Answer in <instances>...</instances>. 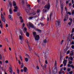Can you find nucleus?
<instances>
[{
    "mask_svg": "<svg viewBox=\"0 0 74 74\" xmlns=\"http://www.w3.org/2000/svg\"><path fill=\"white\" fill-rule=\"evenodd\" d=\"M53 68V67L52 69V73L53 74H56L58 72V68L56 67H55L54 69Z\"/></svg>",
    "mask_w": 74,
    "mask_h": 74,
    "instance_id": "obj_1",
    "label": "nucleus"
},
{
    "mask_svg": "<svg viewBox=\"0 0 74 74\" xmlns=\"http://www.w3.org/2000/svg\"><path fill=\"white\" fill-rule=\"evenodd\" d=\"M1 16L2 20L3 22H5V17L3 15V14H2V12H1Z\"/></svg>",
    "mask_w": 74,
    "mask_h": 74,
    "instance_id": "obj_2",
    "label": "nucleus"
},
{
    "mask_svg": "<svg viewBox=\"0 0 74 74\" xmlns=\"http://www.w3.org/2000/svg\"><path fill=\"white\" fill-rule=\"evenodd\" d=\"M45 9H47V10H49L50 8V5L49 3L47 5H46L44 7Z\"/></svg>",
    "mask_w": 74,
    "mask_h": 74,
    "instance_id": "obj_3",
    "label": "nucleus"
},
{
    "mask_svg": "<svg viewBox=\"0 0 74 74\" xmlns=\"http://www.w3.org/2000/svg\"><path fill=\"white\" fill-rule=\"evenodd\" d=\"M29 27H32L33 29H36V27L33 26V25L32 24V23L29 22Z\"/></svg>",
    "mask_w": 74,
    "mask_h": 74,
    "instance_id": "obj_4",
    "label": "nucleus"
},
{
    "mask_svg": "<svg viewBox=\"0 0 74 74\" xmlns=\"http://www.w3.org/2000/svg\"><path fill=\"white\" fill-rule=\"evenodd\" d=\"M9 65L10 66V67H9V69L10 73L12 74V71H13L12 70V67H11V64H10Z\"/></svg>",
    "mask_w": 74,
    "mask_h": 74,
    "instance_id": "obj_5",
    "label": "nucleus"
},
{
    "mask_svg": "<svg viewBox=\"0 0 74 74\" xmlns=\"http://www.w3.org/2000/svg\"><path fill=\"white\" fill-rule=\"evenodd\" d=\"M60 23V21H56V27H58L59 26Z\"/></svg>",
    "mask_w": 74,
    "mask_h": 74,
    "instance_id": "obj_6",
    "label": "nucleus"
},
{
    "mask_svg": "<svg viewBox=\"0 0 74 74\" xmlns=\"http://www.w3.org/2000/svg\"><path fill=\"white\" fill-rule=\"evenodd\" d=\"M36 41H38L39 40V39H40V36L39 35H37L35 37H34Z\"/></svg>",
    "mask_w": 74,
    "mask_h": 74,
    "instance_id": "obj_7",
    "label": "nucleus"
},
{
    "mask_svg": "<svg viewBox=\"0 0 74 74\" xmlns=\"http://www.w3.org/2000/svg\"><path fill=\"white\" fill-rule=\"evenodd\" d=\"M14 8H15V9H14L13 11L14 12H16L18 11V7L17 6H16L14 7Z\"/></svg>",
    "mask_w": 74,
    "mask_h": 74,
    "instance_id": "obj_8",
    "label": "nucleus"
},
{
    "mask_svg": "<svg viewBox=\"0 0 74 74\" xmlns=\"http://www.w3.org/2000/svg\"><path fill=\"white\" fill-rule=\"evenodd\" d=\"M67 60H64V61L63 62V64H64V66H66V63L67 62Z\"/></svg>",
    "mask_w": 74,
    "mask_h": 74,
    "instance_id": "obj_9",
    "label": "nucleus"
},
{
    "mask_svg": "<svg viewBox=\"0 0 74 74\" xmlns=\"http://www.w3.org/2000/svg\"><path fill=\"white\" fill-rule=\"evenodd\" d=\"M8 17L9 19L11 20V21H13V19H12V16L9 15L8 16Z\"/></svg>",
    "mask_w": 74,
    "mask_h": 74,
    "instance_id": "obj_10",
    "label": "nucleus"
},
{
    "mask_svg": "<svg viewBox=\"0 0 74 74\" xmlns=\"http://www.w3.org/2000/svg\"><path fill=\"white\" fill-rule=\"evenodd\" d=\"M45 54H48L49 53V50L48 49H46L45 50Z\"/></svg>",
    "mask_w": 74,
    "mask_h": 74,
    "instance_id": "obj_11",
    "label": "nucleus"
},
{
    "mask_svg": "<svg viewBox=\"0 0 74 74\" xmlns=\"http://www.w3.org/2000/svg\"><path fill=\"white\" fill-rule=\"evenodd\" d=\"M32 33L33 34V36H34V37H36V36L37 35L36 32H33Z\"/></svg>",
    "mask_w": 74,
    "mask_h": 74,
    "instance_id": "obj_12",
    "label": "nucleus"
},
{
    "mask_svg": "<svg viewBox=\"0 0 74 74\" xmlns=\"http://www.w3.org/2000/svg\"><path fill=\"white\" fill-rule=\"evenodd\" d=\"M27 68L26 67H24V71L25 72V73H26V71H27Z\"/></svg>",
    "mask_w": 74,
    "mask_h": 74,
    "instance_id": "obj_13",
    "label": "nucleus"
},
{
    "mask_svg": "<svg viewBox=\"0 0 74 74\" xmlns=\"http://www.w3.org/2000/svg\"><path fill=\"white\" fill-rule=\"evenodd\" d=\"M23 38V37L22 36H21V35L19 36V40H22V39Z\"/></svg>",
    "mask_w": 74,
    "mask_h": 74,
    "instance_id": "obj_14",
    "label": "nucleus"
},
{
    "mask_svg": "<svg viewBox=\"0 0 74 74\" xmlns=\"http://www.w3.org/2000/svg\"><path fill=\"white\" fill-rule=\"evenodd\" d=\"M36 31H37V32H39V33H41L42 31L41 30V29H36Z\"/></svg>",
    "mask_w": 74,
    "mask_h": 74,
    "instance_id": "obj_15",
    "label": "nucleus"
},
{
    "mask_svg": "<svg viewBox=\"0 0 74 74\" xmlns=\"http://www.w3.org/2000/svg\"><path fill=\"white\" fill-rule=\"evenodd\" d=\"M68 60H71V61H73V57L71 56L70 57L68 58Z\"/></svg>",
    "mask_w": 74,
    "mask_h": 74,
    "instance_id": "obj_16",
    "label": "nucleus"
},
{
    "mask_svg": "<svg viewBox=\"0 0 74 74\" xmlns=\"http://www.w3.org/2000/svg\"><path fill=\"white\" fill-rule=\"evenodd\" d=\"M13 6L14 7H15L16 5V2L15 1H13Z\"/></svg>",
    "mask_w": 74,
    "mask_h": 74,
    "instance_id": "obj_17",
    "label": "nucleus"
},
{
    "mask_svg": "<svg viewBox=\"0 0 74 74\" xmlns=\"http://www.w3.org/2000/svg\"><path fill=\"white\" fill-rule=\"evenodd\" d=\"M52 16V12H51L50 14V21H51V18Z\"/></svg>",
    "mask_w": 74,
    "mask_h": 74,
    "instance_id": "obj_18",
    "label": "nucleus"
},
{
    "mask_svg": "<svg viewBox=\"0 0 74 74\" xmlns=\"http://www.w3.org/2000/svg\"><path fill=\"white\" fill-rule=\"evenodd\" d=\"M74 53L73 52V51H71L70 53V55L69 56H73Z\"/></svg>",
    "mask_w": 74,
    "mask_h": 74,
    "instance_id": "obj_19",
    "label": "nucleus"
},
{
    "mask_svg": "<svg viewBox=\"0 0 74 74\" xmlns=\"http://www.w3.org/2000/svg\"><path fill=\"white\" fill-rule=\"evenodd\" d=\"M12 9H11V8H10L9 10V12H10V14H12Z\"/></svg>",
    "mask_w": 74,
    "mask_h": 74,
    "instance_id": "obj_20",
    "label": "nucleus"
},
{
    "mask_svg": "<svg viewBox=\"0 0 74 74\" xmlns=\"http://www.w3.org/2000/svg\"><path fill=\"white\" fill-rule=\"evenodd\" d=\"M23 67H24V64L23 63H22L21 64V69H23Z\"/></svg>",
    "mask_w": 74,
    "mask_h": 74,
    "instance_id": "obj_21",
    "label": "nucleus"
},
{
    "mask_svg": "<svg viewBox=\"0 0 74 74\" xmlns=\"http://www.w3.org/2000/svg\"><path fill=\"white\" fill-rule=\"evenodd\" d=\"M26 36L29 37V34L27 32H25Z\"/></svg>",
    "mask_w": 74,
    "mask_h": 74,
    "instance_id": "obj_22",
    "label": "nucleus"
},
{
    "mask_svg": "<svg viewBox=\"0 0 74 74\" xmlns=\"http://www.w3.org/2000/svg\"><path fill=\"white\" fill-rule=\"evenodd\" d=\"M68 63H69V64H73V61H72L70 60H69V62H68Z\"/></svg>",
    "mask_w": 74,
    "mask_h": 74,
    "instance_id": "obj_23",
    "label": "nucleus"
},
{
    "mask_svg": "<svg viewBox=\"0 0 74 74\" xmlns=\"http://www.w3.org/2000/svg\"><path fill=\"white\" fill-rule=\"evenodd\" d=\"M43 12L44 13L47 12V10L46 9H43Z\"/></svg>",
    "mask_w": 74,
    "mask_h": 74,
    "instance_id": "obj_24",
    "label": "nucleus"
},
{
    "mask_svg": "<svg viewBox=\"0 0 74 74\" xmlns=\"http://www.w3.org/2000/svg\"><path fill=\"white\" fill-rule=\"evenodd\" d=\"M25 11L27 13H29V10L27 9H25Z\"/></svg>",
    "mask_w": 74,
    "mask_h": 74,
    "instance_id": "obj_25",
    "label": "nucleus"
},
{
    "mask_svg": "<svg viewBox=\"0 0 74 74\" xmlns=\"http://www.w3.org/2000/svg\"><path fill=\"white\" fill-rule=\"evenodd\" d=\"M28 47H29L30 51L31 52V51H32V49L30 47H29V45H28Z\"/></svg>",
    "mask_w": 74,
    "mask_h": 74,
    "instance_id": "obj_26",
    "label": "nucleus"
},
{
    "mask_svg": "<svg viewBox=\"0 0 74 74\" xmlns=\"http://www.w3.org/2000/svg\"><path fill=\"white\" fill-rule=\"evenodd\" d=\"M60 5H61V8H63V4H62L61 1H60Z\"/></svg>",
    "mask_w": 74,
    "mask_h": 74,
    "instance_id": "obj_27",
    "label": "nucleus"
},
{
    "mask_svg": "<svg viewBox=\"0 0 74 74\" xmlns=\"http://www.w3.org/2000/svg\"><path fill=\"white\" fill-rule=\"evenodd\" d=\"M36 14L35 13H33L31 14V16H33V15H35Z\"/></svg>",
    "mask_w": 74,
    "mask_h": 74,
    "instance_id": "obj_28",
    "label": "nucleus"
},
{
    "mask_svg": "<svg viewBox=\"0 0 74 74\" xmlns=\"http://www.w3.org/2000/svg\"><path fill=\"white\" fill-rule=\"evenodd\" d=\"M25 60L26 62H27L29 61V59L27 58H25Z\"/></svg>",
    "mask_w": 74,
    "mask_h": 74,
    "instance_id": "obj_29",
    "label": "nucleus"
},
{
    "mask_svg": "<svg viewBox=\"0 0 74 74\" xmlns=\"http://www.w3.org/2000/svg\"><path fill=\"white\" fill-rule=\"evenodd\" d=\"M24 33H25L27 32V28L26 27H24Z\"/></svg>",
    "mask_w": 74,
    "mask_h": 74,
    "instance_id": "obj_30",
    "label": "nucleus"
},
{
    "mask_svg": "<svg viewBox=\"0 0 74 74\" xmlns=\"http://www.w3.org/2000/svg\"><path fill=\"white\" fill-rule=\"evenodd\" d=\"M43 67L44 69H46L47 68V64H45L43 66Z\"/></svg>",
    "mask_w": 74,
    "mask_h": 74,
    "instance_id": "obj_31",
    "label": "nucleus"
},
{
    "mask_svg": "<svg viewBox=\"0 0 74 74\" xmlns=\"http://www.w3.org/2000/svg\"><path fill=\"white\" fill-rule=\"evenodd\" d=\"M72 15H74V10H72Z\"/></svg>",
    "mask_w": 74,
    "mask_h": 74,
    "instance_id": "obj_32",
    "label": "nucleus"
},
{
    "mask_svg": "<svg viewBox=\"0 0 74 74\" xmlns=\"http://www.w3.org/2000/svg\"><path fill=\"white\" fill-rule=\"evenodd\" d=\"M73 34H72L71 35V40L72 39V37H73Z\"/></svg>",
    "mask_w": 74,
    "mask_h": 74,
    "instance_id": "obj_33",
    "label": "nucleus"
},
{
    "mask_svg": "<svg viewBox=\"0 0 74 74\" xmlns=\"http://www.w3.org/2000/svg\"><path fill=\"white\" fill-rule=\"evenodd\" d=\"M17 16H20V15H21V14L19 12H18L17 13Z\"/></svg>",
    "mask_w": 74,
    "mask_h": 74,
    "instance_id": "obj_34",
    "label": "nucleus"
},
{
    "mask_svg": "<svg viewBox=\"0 0 74 74\" xmlns=\"http://www.w3.org/2000/svg\"><path fill=\"white\" fill-rule=\"evenodd\" d=\"M67 70L68 72H69V71H70L71 70V69H70V68H68L67 69Z\"/></svg>",
    "mask_w": 74,
    "mask_h": 74,
    "instance_id": "obj_35",
    "label": "nucleus"
},
{
    "mask_svg": "<svg viewBox=\"0 0 74 74\" xmlns=\"http://www.w3.org/2000/svg\"><path fill=\"white\" fill-rule=\"evenodd\" d=\"M69 20H70V22H71V23H72V22H73V19H72L71 18H69Z\"/></svg>",
    "mask_w": 74,
    "mask_h": 74,
    "instance_id": "obj_36",
    "label": "nucleus"
},
{
    "mask_svg": "<svg viewBox=\"0 0 74 74\" xmlns=\"http://www.w3.org/2000/svg\"><path fill=\"white\" fill-rule=\"evenodd\" d=\"M0 60H2V56H1V55L0 54Z\"/></svg>",
    "mask_w": 74,
    "mask_h": 74,
    "instance_id": "obj_37",
    "label": "nucleus"
},
{
    "mask_svg": "<svg viewBox=\"0 0 74 74\" xmlns=\"http://www.w3.org/2000/svg\"><path fill=\"white\" fill-rule=\"evenodd\" d=\"M70 50H68V51H67L66 54L67 55L68 54H69V53H70Z\"/></svg>",
    "mask_w": 74,
    "mask_h": 74,
    "instance_id": "obj_38",
    "label": "nucleus"
},
{
    "mask_svg": "<svg viewBox=\"0 0 74 74\" xmlns=\"http://www.w3.org/2000/svg\"><path fill=\"white\" fill-rule=\"evenodd\" d=\"M70 67H72V68L73 69H74V66H73V64H72L71 65Z\"/></svg>",
    "mask_w": 74,
    "mask_h": 74,
    "instance_id": "obj_39",
    "label": "nucleus"
},
{
    "mask_svg": "<svg viewBox=\"0 0 74 74\" xmlns=\"http://www.w3.org/2000/svg\"><path fill=\"white\" fill-rule=\"evenodd\" d=\"M44 43H46L47 41V40L45 39L44 41Z\"/></svg>",
    "mask_w": 74,
    "mask_h": 74,
    "instance_id": "obj_40",
    "label": "nucleus"
},
{
    "mask_svg": "<svg viewBox=\"0 0 74 74\" xmlns=\"http://www.w3.org/2000/svg\"><path fill=\"white\" fill-rule=\"evenodd\" d=\"M26 56L29 59H30V56H29L28 55H26Z\"/></svg>",
    "mask_w": 74,
    "mask_h": 74,
    "instance_id": "obj_41",
    "label": "nucleus"
},
{
    "mask_svg": "<svg viewBox=\"0 0 74 74\" xmlns=\"http://www.w3.org/2000/svg\"><path fill=\"white\" fill-rule=\"evenodd\" d=\"M0 27L1 28H3V24H2V23L0 25Z\"/></svg>",
    "mask_w": 74,
    "mask_h": 74,
    "instance_id": "obj_42",
    "label": "nucleus"
},
{
    "mask_svg": "<svg viewBox=\"0 0 74 74\" xmlns=\"http://www.w3.org/2000/svg\"><path fill=\"white\" fill-rule=\"evenodd\" d=\"M63 41H64V40H62L61 41V42H60L61 44L62 45V44L63 43Z\"/></svg>",
    "mask_w": 74,
    "mask_h": 74,
    "instance_id": "obj_43",
    "label": "nucleus"
},
{
    "mask_svg": "<svg viewBox=\"0 0 74 74\" xmlns=\"http://www.w3.org/2000/svg\"><path fill=\"white\" fill-rule=\"evenodd\" d=\"M47 20L48 21H49V18L48 17V16H47Z\"/></svg>",
    "mask_w": 74,
    "mask_h": 74,
    "instance_id": "obj_44",
    "label": "nucleus"
},
{
    "mask_svg": "<svg viewBox=\"0 0 74 74\" xmlns=\"http://www.w3.org/2000/svg\"><path fill=\"white\" fill-rule=\"evenodd\" d=\"M67 66L68 67H70L71 65L69 64H68Z\"/></svg>",
    "mask_w": 74,
    "mask_h": 74,
    "instance_id": "obj_45",
    "label": "nucleus"
},
{
    "mask_svg": "<svg viewBox=\"0 0 74 74\" xmlns=\"http://www.w3.org/2000/svg\"><path fill=\"white\" fill-rule=\"evenodd\" d=\"M21 23H23V19H22V20H21Z\"/></svg>",
    "mask_w": 74,
    "mask_h": 74,
    "instance_id": "obj_46",
    "label": "nucleus"
},
{
    "mask_svg": "<svg viewBox=\"0 0 74 74\" xmlns=\"http://www.w3.org/2000/svg\"><path fill=\"white\" fill-rule=\"evenodd\" d=\"M36 68H37V69H38V70H39V67H38V66H36Z\"/></svg>",
    "mask_w": 74,
    "mask_h": 74,
    "instance_id": "obj_47",
    "label": "nucleus"
},
{
    "mask_svg": "<svg viewBox=\"0 0 74 74\" xmlns=\"http://www.w3.org/2000/svg\"><path fill=\"white\" fill-rule=\"evenodd\" d=\"M71 48L72 49H74V45H72L71 46Z\"/></svg>",
    "mask_w": 74,
    "mask_h": 74,
    "instance_id": "obj_48",
    "label": "nucleus"
},
{
    "mask_svg": "<svg viewBox=\"0 0 74 74\" xmlns=\"http://www.w3.org/2000/svg\"><path fill=\"white\" fill-rule=\"evenodd\" d=\"M29 19H32V18H33V17H29Z\"/></svg>",
    "mask_w": 74,
    "mask_h": 74,
    "instance_id": "obj_49",
    "label": "nucleus"
},
{
    "mask_svg": "<svg viewBox=\"0 0 74 74\" xmlns=\"http://www.w3.org/2000/svg\"><path fill=\"white\" fill-rule=\"evenodd\" d=\"M40 9H38L37 10V13H38V12H40Z\"/></svg>",
    "mask_w": 74,
    "mask_h": 74,
    "instance_id": "obj_50",
    "label": "nucleus"
},
{
    "mask_svg": "<svg viewBox=\"0 0 74 74\" xmlns=\"http://www.w3.org/2000/svg\"><path fill=\"white\" fill-rule=\"evenodd\" d=\"M73 32H74V28H73L72 29V33H73Z\"/></svg>",
    "mask_w": 74,
    "mask_h": 74,
    "instance_id": "obj_51",
    "label": "nucleus"
},
{
    "mask_svg": "<svg viewBox=\"0 0 74 74\" xmlns=\"http://www.w3.org/2000/svg\"><path fill=\"white\" fill-rule=\"evenodd\" d=\"M22 4H24V1L23 0L22 1V2L21 3Z\"/></svg>",
    "mask_w": 74,
    "mask_h": 74,
    "instance_id": "obj_52",
    "label": "nucleus"
},
{
    "mask_svg": "<svg viewBox=\"0 0 74 74\" xmlns=\"http://www.w3.org/2000/svg\"><path fill=\"white\" fill-rule=\"evenodd\" d=\"M19 19H20V20H22V19H22V17L21 16L20 17H19Z\"/></svg>",
    "mask_w": 74,
    "mask_h": 74,
    "instance_id": "obj_53",
    "label": "nucleus"
},
{
    "mask_svg": "<svg viewBox=\"0 0 74 74\" xmlns=\"http://www.w3.org/2000/svg\"><path fill=\"white\" fill-rule=\"evenodd\" d=\"M25 24H24V23H23V27H25Z\"/></svg>",
    "mask_w": 74,
    "mask_h": 74,
    "instance_id": "obj_54",
    "label": "nucleus"
},
{
    "mask_svg": "<svg viewBox=\"0 0 74 74\" xmlns=\"http://www.w3.org/2000/svg\"><path fill=\"white\" fill-rule=\"evenodd\" d=\"M67 19H66V18H65L64 21H67Z\"/></svg>",
    "mask_w": 74,
    "mask_h": 74,
    "instance_id": "obj_55",
    "label": "nucleus"
},
{
    "mask_svg": "<svg viewBox=\"0 0 74 74\" xmlns=\"http://www.w3.org/2000/svg\"><path fill=\"white\" fill-rule=\"evenodd\" d=\"M56 64H57V63H56V61L54 65L55 66H56Z\"/></svg>",
    "mask_w": 74,
    "mask_h": 74,
    "instance_id": "obj_56",
    "label": "nucleus"
},
{
    "mask_svg": "<svg viewBox=\"0 0 74 74\" xmlns=\"http://www.w3.org/2000/svg\"><path fill=\"white\" fill-rule=\"evenodd\" d=\"M70 74H73V71H71L69 72Z\"/></svg>",
    "mask_w": 74,
    "mask_h": 74,
    "instance_id": "obj_57",
    "label": "nucleus"
},
{
    "mask_svg": "<svg viewBox=\"0 0 74 74\" xmlns=\"http://www.w3.org/2000/svg\"><path fill=\"white\" fill-rule=\"evenodd\" d=\"M9 4L10 5L11 7H12V3L11 2L9 3Z\"/></svg>",
    "mask_w": 74,
    "mask_h": 74,
    "instance_id": "obj_58",
    "label": "nucleus"
},
{
    "mask_svg": "<svg viewBox=\"0 0 74 74\" xmlns=\"http://www.w3.org/2000/svg\"><path fill=\"white\" fill-rule=\"evenodd\" d=\"M71 22H69L68 23V25H71Z\"/></svg>",
    "mask_w": 74,
    "mask_h": 74,
    "instance_id": "obj_59",
    "label": "nucleus"
},
{
    "mask_svg": "<svg viewBox=\"0 0 74 74\" xmlns=\"http://www.w3.org/2000/svg\"><path fill=\"white\" fill-rule=\"evenodd\" d=\"M5 63H6L7 64L8 63V60H6L5 61Z\"/></svg>",
    "mask_w": 74,
    "mask_h": 74,
    "instance_id": "obj_60",
    "label": "nucleus"
},
{
    "mask_svg": "<svg viewBox=\"0 0 74 74\" xmlns=\"http://www.w3.org/2000/svg\"><path fill=\"white\" fill-rule=\"evenodd\" d=\"M67 49H64V51L65 52V53H66V52H67Z\"/></svg>",
    "mask_w": 74,
    "mask_h": 74,
    "instance_id": "obj_61",
    "label": "nucleus"
},
{
    "mask_svg": "<svg viewBox=\"0 0 74 74\" xmlns=\"http://www.w3.org/2000/svg\"><path fill=\"white\" fill-rule=\"evenodd\" d=\"M18 63H19L20 64H21V62H20V60H18Z\"/></svg>",
    "mask_w": 74,
    "mask_h": 74,
    "instance_id": "obj_62",
    "label": "nucleus"
},
{
    "mask_svg": "<svg viewBox=\"0 0 74 74\" xmlns=\"http://www.w3.org/2000/svg\"><path fill=\"white\" fill-rule=\"evenodd\" d=\"M71 44H72V45H74V41H72Z\"/></svg>",
    "mask_w": 74,
    "mask_h": 74,
    "instance_id": "obj_63",
    "label": "nucleus"
},
{
    "mask_svg": "<svg viewBox=\"0 0 74 74\" xmlns=\"http://www.w3.org/2000/svg\"><path fill=\"white\" fill-rule=\"evenodd\" d=\"M45 63L46 64H48V62L47 60H46L45 61Z\"/></svg>",
    "mask_w": 74,
    "mask_h": 74,
    "instance_id": "obj_64",
    "label": "nucleus"
}]
</instances>
